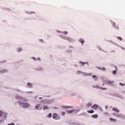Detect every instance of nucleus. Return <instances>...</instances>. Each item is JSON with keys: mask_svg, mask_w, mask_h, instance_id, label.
<instances>
[{"mask_svg": "<svg viewBox=\"0 0 125 125\" xmlns=\"http://www.w3.org/2000/svg\"><path fill=\"white\" fill-rule=\"evenodd\" d=\"M15 99L16 100H20L18 101V104L22 108H29L30 107V104L28 103V100L27 98L22 97L18 94H16Z\"/></svg>", "mask_w": 125, "mask_h": 125, "instance_id": "f257e3e1", "label": "nucleus"}, {"mask_svg": "<svg viewBox=\"0 0 125 125\" xmlns=\"http://www.w3.org/2000/svg\"><path fill=\"white\" fill-rule=\"evenodd\" d=\"M57 33H59V34H61L59 35L61 39L67 41L68 42H71V43H73V42H76V40H75V39L66 35H68V31H61L59 30H57Z\"/></svg>", "mask_w": 125, "mask_h": 125, "instance_id": "f03ea898", "label": "nucleus"}, {"mask_svg": "<svg viewBox=\"0 0 125 125\" xmlns=\"http://www.w3.org/2000/svg\"><path fill=\"white\" fill-rule=\"evenodd\" d=\"M7 117V113L0 110V124H2Z\"/></svg>", "mask_w": 125, "mask_h": 125, "instance_id": "7ed1b4c3", "label": "nucleus"}, {"mask_svg": "<svg viewBox=\"0 0 125 125\" xmlns=\"http://www.w3.org/2000/svg\"><path fill=\"white\" fill-rule=\"evenodd\" d=\"M77 74H78V75H81V74H83V77H90V76H92V73H85L79 70L77 71Z\"/></svg>", "mask_w": 125, "mask_h": 125, "instance_id": "20e7f679", "label": "nucleus"}, {"mask_svg": "<svg viewBox=\"0 0 125 125\" xmlns=\"http://www.w3.org/2000/svg\"><path fill=\"white\" fill-rule=\"evenodd\" d=\"M42 103H43V104H49L52 103V102L51 101V100L49 99H44L42 101Z\"/></svg>", "mask_w": 125, "mask_h": 125, "instance_id": "39448f33", "label": "nucleus"}, {"mask_svg": "<svg viewBox=\"0 0 125 125\" xmlns=\"http://www.w3.org/2000/svg\"><path fill=\"white\" fill-rule=\"evenodd\" d=\"M52 118L54 120H60V117L58 116V114L56 113H54L53 114Z\"/></svg>", "mask_w": 125, "mask_h": 125, "instance_id": "423d86ee", "label": "nucleus"}, {"mask_svg": "<svg viewBox=\"0 0 125 125\" xmlns=\"http://www.w3.org/2000/svg\"><path fill=\"white\" fill-rule=\"evenodd\" d=\"M35 71H38L39 72H43L44 68L42 66H39L35 69Z\"/></svg>", "mask_w": 125, "mask_h": 125, "instance_id": "0eeeda50", "label": "nucleus"}, {"mask_svg": "<svg viewBox=\"0 0 125 125\" xmlns=\"http://www.w3.org/2000/svg\"><path fill=\"white\" fill-rule=\"evenodd\" d=\"M114 96L115 97H117L118 98H120V99H122V100H123V99H125V97L120 94H116L114 95Z\"/></svg>", "mask_w": 125, "mask_h": 125, "instance_id": "6e6552de", "label": "nucleus"}, {"mask_svg": "<svg viewBox=\"0 0 125 125\" xmlns=\"http://www.w3.org/2000/svg\"><path fill=\"white\" fill-rule=\"evenodd\" d=\"M31 59H32V60H34V61H35L36 62H40V61H42V59H41V58L38 57V58H36L35 57H32L31 58Z\"/></svg>", "mask_w": 125, "mask_h": 125, "instance_id": "1a4fd4ad", "label": "nucleus"}, {"mask_svg": "<svg viewBox=\"0 0 125 125\" xmlns=\"http://www.w3.org/2000/svg\"><path fill=\"white\" fill-rule=\"evenodd\" d=\"M117 118H119V119H122V120H125V115L124 114L118 113L117 115Z\"/></svg>", "mask_w": 125, "mask_h": 125, "instance_id": "9d476101", "label": "nucleus"}, {"mask_svg": "<svg viewBox=\"0 0 125 125\" xmlns=\"http://www.w3.org/2000/svg\"><path fill=\"white\" fill-rule=\"evenodd\" d=\"M114 83H115V82L113 81H111L110 80H106L105 82V83H106V84H109V85H113Z\"/></svg>", "mask_w": 125, "mask_h": 125, "instance_id": "9b49d317", "label": "nucleus"}, {"mask_svg": "<svg viewBox=\"0 0 125 125\" xmlns=\"http://www.w3.org/2000/svg\"><path fill=\"white\" fill-rule=\"evenodd\" d=\"M9 71L7 69H1L0 71V75H1V74H5V73H8Z\"/></svg>", "mask_w": 125, "mask_h": 125, "instance_id": "f8f14e48", "label": "nucleus"}, {"mask_svg": "<svg viewBox=\"0 0 125 125\" xmlns=\"http://www.w3.org/2000/svg\"><path fill=\"white\" fill-rule=\"evenodd\" d=\"M79 42L81 43L82 45H83L84 43L85 42V41H84V39L83 38H80L78 40Z\"/></svg>", "mask_w": 125, "mask_h": 125, "instance_id": "ddd939ff", "label": "nucleus"}, {"mask_svg": "<svg viewBox=\"0 0 125 125\" xmlns=\"http://www.w3.org/2000/svg\"><path fill=\"white\" fill-rule=\"evenodd\" d=\"M33 86H34L33 83L30 82L27 83L26 84V87H28V88H32Z\"/></svg>", "mask_w": 125, "mask_h": 125, "instance_id": "4468645a", "label": "nucleus"}, {"mask_svg": "<svg viewBox=\"0 0 125 125\" xmlns=\"http://www.w3.org/2000/svg\"><path fill=\"white\" fill-rule=\"evenodd\" d=\"M79 63H80V64H81L82 65V66H84V65H85V64L86 65H87V66H89V63L87 62H83V61H79Z\"/></svg>", "mask_w": 125, "mask_h": 125, "instance_id": "2eb2a0df", "label": "nucleus"}, {"mask_svg": "<svg viewBox=\"0 0 125 125\" xmlns=\"http://www.w3.org/2000/svg\"><path fill=\"white\" fill-rule=\"evenodd\" d=\"M16 91H17V92H19L20 93H21V94H24V93H25V92H24V91L20 89H16Z\"/></svg>", "mask_w": 125, "mask_h": 125, "instance_id": "dca6fc26", "label": "nucleus"}, {"mask_svg": "<svg viewBox=\"0 0 125 125\" xmlns=\"http://www.w3.org/2000/svg\"><path fill=\"white\" fill-rule=\"evenodd\" d=\"M92 78L95 82H97V81L98 80V77L96 75H92Z\"/></svg>", "mask_w": 125, "mask_h": 125, "instance_id": "f3484780", "label": "nucleus"}, {"mask_svg": "<svg viewBox=\"0 0 125 125\" xmlns=\"http://www.w3.org/2000/svg\"><path fill=\"white\" fill-rule=\"evenodd\" d=\"M91 108H92V109H94V110H96L97 108H98V105L94 104L91 106Z\"/></svg>", "mask_w": 125, "mask_h": 125, "instance_id": "a211bd4d", "label": "nucleus"}, {"mask_svg": "<svg viewBox=\"0 0 125 125\" xmlns=\"http://www.w3.org/2000/svg\"><path fill=\"white\" fill-rule=\"evenodd\" d=\"M25 13H26V14H36V12H34V11H25Z\"/></svg>", "mask_w": 125, "mask_h": 125, "instance_id": "6ab92c4d", "label": "nucleus"}, {"mask_svg": "<svg viewBox=\"0 0 125 125\" xmlns=\"http://www.w3.org/2000/svg\"><path fill=\"white\" fill-rule=\"evenodd\" d=\"M92 87L93 88H98L99 89H100V86L98 84L93 85Z\"/></svg>", "mask_w": 125, "mask_h": 125, "instance_id": "aec40b11", "label": "nucleus"}, {"mask_svg": "<svg viewBox=\"0 0 125 125\" xmlns=\"http://www.w3.org/2000/svg\"><path fill=\"white\" fill-rule=\"evenodd\" d=\"M112 111H114L116 113H120V110L117 107H113Z\"/></svg>", "mask_w": 125, "mask_h": 125, "instance_id": "412c9836", "label": "nucleus"}, {"mask_svg": "<svg viewBox=\"0 0 125 125\" xmlns=\"http://www.w3.org/2000/svg\"><path fill=\"white\" fill-rule=\"evenodd\" d=\"M112 26L113 27H114V28H116L117 30H119V26L116 25V23L115 22H112Z\"/></svg>", "mask_w": 125, "mask_h": 125, "instance_id": "4be33fe9", "label": "nucleus"}, {"mask_svg": "<svg viewBox=\"0 0 125 125\" xmlns=\"http://www.w3.org/2000/svg\"><path fill=\"white\" fill-rule=\"evenodd\" d=\"M62 108H65L66 109H72V108H73V106L62 105Z\"/></svg>", "mask_w": 125, "mask_h": 125, "instance_id": "5701e85b", "label": "nucleus"}, {"mask_svg": "<svg viewBox=\"0 0 125 125\" xmlns=\"http://www.w3.org/2000/svg\"><path fill=\"white\" fill-rule=\"evenodd\" d=\"M49 109V107L47 105H43V110H48Z\"/></svg>", "mask_w": 125, "mask_h": 125, "instance_id": "b1692460", "label": "nucleus"}, {"mask_svg": "<svg viewBox=\"0 0 125 125\" xmlns=\"http://www.w3.org/2000/svg\"><path fill=\"white\" fill-rule=\"evenodd\" d=\"M92 118H93V119H97V118H98V115L97 114H94L91 115Z\"/></svg>", "mask_w": 125, "mask_h": 125, "instance_id": "393cba45", "label": "nucleus"}, {"mask_svg": "<svg viewBox=\"0 0 125 125\" xmlns=\"http://www.w3.org/2000/svg\"><path fill=\"white\" fill-rule=\"evenodd\" d=\"M87 112L88 114H93V113H94V110L91 109L90 110H87Z\"/></svg>", "mask_w": 125, "mask_h": 125, "instance_id": "a878e982", "label": "nucleus"}, {"mask_svg": "<svg viewBox=\"0 0 125 125\" xmlns=\"http://www.w3.org/2000/svg\"><path fill=\"white\" fill-rule=\"evenodd\" d=\"M40 106L41 104H38L35 105V109H36V110H38V109H39V108H40Z\"/></svg>", "mask_w": 125, "mask_h": 125, "instance_id": "bb28decb", "label": "nucleus"}, {"mask_svg": "<svg viewBox=\"0 0 125 125\" xmlns=\"http://www.w3.org/2000/svg\"><path fill=\"white\" fill-rule=\"evenodd\" d=\"M66 112L68 113V114H72V113H73L74 110L73 109L69 110H66Z\"/></svg>", "mask_w": 125, "mask_h": 125, "instance_id": "cd10ccee", "label": "nucleus"}, {"mask_svg": "<svg viewBox=\"0 0 125 125\" xmlns=\"http://www.w3.org/2000/svg\"><path fill=\"white\" fill-rule=\"evenodd\" d=\"M81 111V109H73V112L75 113H79Z\"/></svg>", "mask_w": 125, "mask_h": 125, "instance_id": "c85d7f7f", "label": "nucleus"}, {"mask_svg": "<svg viewBox=\"0 0 125 125\" xmlns=\"http://www.w3.org/2000/svg\"><path fill=\"white\" fill-rule=\"evenodd\" d=\"M23 50V49H22L21 47H19L17 49V51L18 52H21Z\"/></svg>", "mask_w": 125, "mask_h": 125, "instance_id": "c756f323", "label": "nucleus"}, {"mask_svg": "<svg viewBox=\"0 0 125 125\" xmlns=\"http://www.w3.org/2000/svg\"><path fill=\"white\" fill-rule=\"evenodd\" d=\"M97 48H98V49L99 50H101V51H104V50L102 49V48L100 46H97Z\"/></svg>", "mask_w": 125, "mask_h": 125, "instance_id": "7c9ffc66", "label": "nucleus"}, {"mask_svg": "<svg viewBox=\"0 0 125 125\" xmlns=\"http://www.w3.org/2000/svg\"><path fill=\"white\" fill-rule=\"evenodd\" d=\"M92 105V103L89 102L88 104H87L86 107H90V106H91Z\"/></svg>", "mask_w": 125, "mask_h": 125, "instance_id": "2f4dec72", "label": "nucleus"}, {"mask_svg": "<svg viewBox=\"0 0 125 125\" xmlns=\"http://www.w3.org/2000/svg\"><path fill=\"white\" fill-rule=\"evenodd\" d=\"M109 121L110 122H113L114 123H115L116 122V119L112 118H109Z\"/></svg>", "mask_w": 125, "mask_h": 125, "instance_id": "473e14b6", "label": "nucleus"}, {"mask_svg": "<svg viewBox=\"0 0 125 125\" xmlns=\"http://www.w3.org/2000/svg\"><path fill=\"white\" fill-rule=\"evenodd\" d=\"M100 89H102V90H107V88L102 87L100 86Z\"/></svg>", "mask_w": 125, "mask_h": 125, "instance_id": "72a5a7b5", "label": "nucleus"}, {"mask_svg": "<svg viewBox=\"0 0 125 125\" xmlns=\"http://www.w3.org/2000/svg\"><path fill=\"white\" fill-rule=\"evenodd\" d=\"M70 95L71 96H76V95H77V93H76V92L71 93Z\"/></svg>", "mask_w": 125, "mask_h": 125, "instance_id": "f704fd0d", "label": "nucleus"}, {"mask_svg": "<svg viewBox=\"0 0 125 125\" xmlns=\"http://www.w3.org/2000/svg\"><path fill=\"white\" fill-rule=\"evenodd\" d=\"M66 52H67V53H72L73 50H66Z\"/></svg>", "mask_w": 125, "mask_h": 125, "instance_id": "c9c22d12", "label": "nucleus"}, {"mask_svg": "<svg viewBox=\"0 0 125 125\" xmlns=\"http://www.w3.org/2000/svg\"><path fill=\"white\" fill-rule=\"evenodd\" d=\"M52 117V113H50L48 114V118H50Z\"/></svg>", "mask_w": 125, "mask_h": 125, "instance_id": "e433bc0d", "label": "nucleus"}, {"mask_svg": "<svg viewBox=\"0 0 125 125\" xmlns=\"http://www.w3.org/2000/svg\"><path fill=\"white\" fill-rule=\"evenodd\" d=\"M101 70L103 72H105V71H106V68L102 67Z\"/></svg>", "mask_w": 125, "mask_h": 125, "instance_id": "4c0bfd02", "label": "nucleus"}, {"mask_svg": "<svg viewBox=\"0 0 125 125\" xmlns=\"http://www.w3.org/2000/svg\"><path fill=\"white\" fill-rule=\"evenodd\" d=\"M117 70L112 71V75H115L117 74Z\"/></svg>", "mask_w": 125, "mask_h": 125, "instance_id": "58836bf2", "label": "nucleus"}, {"mask_svg": "<svg viewBox=\"0 0 125 125\" xmlns=\"http://www.w3.org/2000/svg\"><path fill=\"white\" fill-rule=\"evenodd\" d=\"M104 114L105 116H109V113L107 111L104 112Z\"/></svg>", "mask_w": 125, "mask_h": 125, "instance_id": "ea45409f", "label": "nucleus"}, {"mask_svg": "<svg viewBox=\"0 0 125 125\" xmlns=\"http://www.w3.org/2000/svg\"><path fill=\"white\" fill-rule=\"evenodd\" d=\"M72 125H81V124L78 123H72Z\"/></svg>", "mask_w": 125, "mask_h": 125, "instance_id": "a19ab883", "label": "nucleus"}, {"mask_svg": "<svg viewBox=\"0 0 125 125\" xmlns=\"http://www.w3.org/2000/svg\"><path fill=\"white\" fill-rule=\"evenodd\" d=\"M118 40H119V41H123V38L120 36L117 37Z\"/></svg>", "mask_w": 125, "mask_h": 125, "instance_id": "79ce46f5", "label": "nucleus"}, {"mask_svg": "<svg viewBox=\"0 0 125 125\" xmlns=\"http://www.w3.org/2000/svg\"><path fill=\"white\" fill-rule=\"evenodd\" d=\"M39 42H44V41H43V39H39Z\"/></svg>", "mask_w": 125, "mask_h": 125, "instance_id": "37998d69", "label": "nucleus"}, {"mask_svg": "<svg viewBox=\"0 0 125 125\" xmlns=\"http://www.w3.org/2000/svg\"><path fill=\"white\" fill-rule=\"evenodd\" d=\"M119 84H120V85H121V86H125V83L124 84V83H120Z\"/></svg>", "mask_w": 125, "mask_h": 125, "instance_id": "c03bdc74", "label": "nucleus"}, {"mask_svg": "<svg viewBox=\"0 0 125 125\" xmlns=\"http://www.w3.org/2000/svg\"><path fill=\"white\" fill-rule=\"evenodd\" d=\"M114 44L116 45V46H118L119 47H121V45L118 44L117 43H114Z\"/></svg>", "mask_w": 125, "mask_h": 125, "instance_id": "a18cd8bd", "label": "nucleus"}, {"mask_svg": "<svg viewBox=\"0 0 125 125\" xmlns=\"http://www.w3.org/2000/svg\"><path fill=\"white\" fill-rule=\"evenodd\" d=\"M96 69H98V70H101V68L100 66H96Z\"/></svg>", "mask_w": 125, "mask_h": 125, "instance_id": "49530a36", "label": "nucleus"}, {"mask_svg": "<svg viewBox=\"0 0 125 125\" xmlns=\"http://www.w3.org/2000/svg\"><path fill=\"white\" fill-rule=\"evenodd\" d=\"M113 115L114 116H116V117H118V115H119V113H114Z\"/></svg>", "mask_w": 125, "mask_h": 125, "instance_id": "de8ad7c7", "label": "nucleus"}, {"mask_svg": "<svg viewBox=\"0 0 125 125\" xmlns=\"http://www.w3.org/2000/svg\"><path fill=\"white\" fill-rule=\"evenodd\" d=\"M7 125H15V124L11 123L10 124H8Z\"/></svg>", "mask_w": 125, "mask_h": 125, "instance_id": "09e8293b", "label": "nucleus"}, {"mask_svg": "<svg viewBox=\"0 0 125 125\" xmlns=\"http://www.w3.org/2000/svg\"><path fill=\"white\" fill-rule=\"evenodd\" d=\"M65 114H66V113H65V112H64V111L62 112V116H64Z\"/></svg>", "mask_w": 125, "mask_h": 125, "instance_id": "8fccbe9b", "label": "nucleus"}, {"mask_svg": "<svg viewBox=\"0 0 125 125\" xmlns=\"http://www.w3.org/2000/svg\"><path fill=\"white\" fill-rule=\"evenodd\" d=\"M108 108H109V106H108V105L105 106V109H106V110H107V109H108Z\"/></svg>", "mask_w": 125, "mask_h": 125, "instance_id": "3c124183", "label": "nucleus"}, {"mask_svg": "<svg viewBox=\"0 0 125 125\" xmlns=\"http://www.w3.org/2000/svg\"><path fill=\"white\" fill-rule=\"evenodd\" d=\"M115 71H118V67H117V66H115Z\"/></svg>", "mask_w": 125, "mask_h": 125, "instance_id": "603ef678", "label": "nucleus"}, {"mask_svg": "<svg viewBox=\"0 0 125 125\" xmlns=\"http://www.w3.org/2000/svg\"><path fill=\"white\" fill-rule=\"evenodd\" d=\"M122 93H123V94H125V90L122 91Z\"/></svg>", "mask_w": 125, "mask_h": 125, "instance_id": "864d4df0", "label": "nucleus"}, {"mask_svg": "<svg viewBox=\"0 0 125 125\" xmlns=\"http://www.w3.org/2000/svg\"><path fill=\"white\" fill-rule=\"evenodd\" d=\"M121 48H122V49H123V50H125V48L124 47H122V46H121Z\"/></svg>", "mask_w": 125, "mask_h": 125, "instance_id": "5fc2aeb1", "label": "nucleus"}, {"mask_svg": "<svg viewBox=\"0 0 125 125\" xmlns=\"http://www.w3.org/2000/svg\"><path fill=\"white\" fill-rule=\"evenodd\" d=\"M39 99L40 100H42L43 98H42V97H39Z\"/></svg>", "mask_w": 125, "mask_h": 125, "instance_id": "6e6d98bb", "label": "nucleus"}, {"mask_svg": "<svg viewBox=\"0 0 125 125\" xmlns=\"http://www.w3.org/2000/svg\"><path fill=\"white\" fill-rule=\"evenodd\" d=\"M69 47H70V48H74V46H70V45H69Z\"/></svg>", "mask_w": 125, "mask_h": 125, "instance_id": "4d7b16f0", "label": "nucleus"}, {"mask_svg": "<svg viewBox=\"0 0 125 125\" xmlns=\"http://www.w3.org/2000/svg\"><path fill=\"white\" fill-rule=\"evenodd\" d=\"M82 115H86V113H85V112H83Z\"/></svg>", "mask_w": 125, "mask_h": 125, "instance_id": "13d9d810", "label": "nucleus"}, {"mask_svg": "<svg viewBox=\"0 0 125 125\" xmlns=\"http://www.w3.org/2000/svg\"><path fill=\"white\" fill-rule=\"evenodd\" d=\"M27 93H33V92L32 91H28V92H27Z\"/></svg>", "mask_w": 125, "mask_h": 125, "instance_id": "bf43d9fd", "label": "nucleus"}, {"mask_svg": "<svg viewBox=\"0 0 125 125\" xmlns=\"http://www.w3.org/2000/svg\"><path fill=\"white\" fill-rule=\"evenodd\" d=\"M100 110H101V111H102V112H103V110L102 109V108L100 107Z\"/></svg>", "mask_w": 125, "mask_h": 125, "instance_id": "052dcab7", "label": "nucleus"}, {"mask_svg": "<svg viewBox=\"0 0 125 125\" xmlns=\"http://www.w3.org/2000/svg\"><path fill=\"white\" fill-rule=\"evenodd\" d=\"M110 42H111V43H112V44H114V43H115V42H112V41H110Z\"/></svg>", "mask_w": 125, "mask_h": 125, "instance_id": "680f3d73", "label": "nucleus"}, {"mask_svg": "<svg viewBox=\"0 0 125 125\" xmlns=\"http://www.w3.org/2000/svg\"><path fill=\"white\" fill-rule=\"evenodd\" d=\"M43 96L44 97H49V96H44V95H43Z\"/></svg>", "mask_w": 125, "mask_h": 125, "instance_id": "e2e57ef3", "label": "nucleus"}, {"mask_svg": "<svg viewBox=\"0 0 125 125\" xmlns=\"http://www.w3.org/2000/svg\"><path fill=\"white\" fill-rule=\"evenodd\" d=\"M5 62H6V61H3L2 62V63H5Z\"/></svg>", "mask_w": 125, "mask_h": 125, "instance_id": "0e129e2a", "label": "nucleus"}, {"mask_svg": "<svg viewBox=\"0 0 125 125\" xmlns=\"http://www.w3.org/2000/svg\"><path fill=\"white\" fill-rule=\"evenodd\" d=\"M121 66H122L123 67H125V64H122V65H121Z\"/></svg>", "mask_w": 125, "mask_h": 125, "instance_id": "69168bd1", "label": "nucleus"}, {"mask_svg": "<svg viewBox=\"0 0 125 125\" xmlns=\"http://www.w3.org/2000/svg\"><path fill=\"white\" fill-rule=\"evenodd\" d=\"M54 109H58V107H54Z\"/></svg>", "mask_w": 125, "mask_h": 125, "instance_id": "338daca9", "label": "nucleus"}, {"mask_svg": "<svg viewBox=\"0 0 125 125\" xmlns=\"http://www.w3.org/2000/svg\"><path fill=\"white\" fill-rule=\"evenodd\" d=\"M75 66L76 67V68H77V67L78 66V65L77 64H75Z\"/></svg>", "mask_w": 125, "mask_h": 125, "instance_id": "774afa93", "label": "nucleus"}]
</instances>
